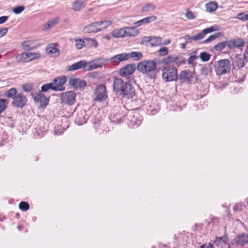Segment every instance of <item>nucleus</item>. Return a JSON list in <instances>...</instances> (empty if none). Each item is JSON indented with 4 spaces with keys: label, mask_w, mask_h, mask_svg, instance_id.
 Instances as JSON below:
<instances>
[{
    "label": "nucleus",
    "mask_w": 248,
    "mask_h": 248,
    "mask_svg": "<svg viewBox=\"0 0 248 248\" xmlns=\"http://www.w3.org/2000/svg\"><path fill=\"white\" fill-rule=\"evenodd\" d=\"M124 32L125 31L124 27L118 30H114L111 32V35L113 37L115 38H123L125 37Z\"/></svg>",
    "instance_id": "obj_27"
},
{
    "label": "nucleus",
    "mask_w": 248,
    "mask_h": 248,
    "mask_svg": "<svg viewBox=\"0 0 248 248\" xmlns=\"http://www.w3.org/2000/svg\"><path fill=\"white\" fill-rule=\"evenodd\" d=\"M124 87V91H122L120 93V95L123 97L126 98H131L135 95L134 88L128 82L126 83Z\"/></svg>",
    "instance_id": "obj_9"
},
{
    "label": "nucleus",
    "mask_w": 248,
    "mask_h": 248,
    "mask_svg": "<svg viewBox=\"0 0 248 248\" xmlns=\"http://www.w3.org/2000/svg\"><path fill=\"white\" fill-rule=\"evenodd\" d=\"M244 60V57L242 55H237L232 62L233 65L237 67L239 69L243 67L245 65Z\"/></svg>",
    "instance_id": "obj_22"
},
{
    "label": "nucleus",
    "mask_w": 248,
    "mask_h": 248,
    "mask_svg": "<svg viewBox=\"0 0 248 248\" xmlns=\"http://www.w3.org/2000/svg\"><path fill=\"white\" fill-rule=\"evenodd\" d=\"M82 31L84 33H95L100 31L96 22L92 23L85 27Z\"/></svg>",
    "instance_id": "obj_17"
},
{
    "label": "nucleus",
    "mask_w": 248,
    "mask_h": 248,
    "mask_svg": "<svg viewBox=\"0 0 248 248\" xmlns=\"http://www.w3.org/2000/svg\"><path fill=\"white\" fill-rule=\"evenodd\" d=\"M245 41L243 39L237 38L228 41V47L232 49L234 47H241L244 46Z\"/></svg>",
    "instance_id": "obj_12"
},
{
    "label": "nucleus",
    "mask_w": 248,
    "mask_h": 248,
    "mask_svg": "<svg viewBox=\"0 0 248 248\" xmlns=\"http://www.w3.org/2000/svg\"><path fill=\"white\" fill-rule=\"evenodd\" d=\"M76 97V94L73 91H67L61 94L62 102L70 106L75 103Z\"/></svg>",
    "instance_id": "obj_5"
},
{
    "label": "nucleus",
    "mask_w": 248,
    "mask_h": 248,
    "mask_svg": "<svg viewBox=\"0 0 248 248\" xmlns=\"http://www.w3.org/2000/svg\"><path fill=\"white\" fill-rule=\"evenodd\" d=\"M229 238L227 235L225 234L221 237H216L214 240V244L217 247L222 248L223 246L229 244Z\"/></svg>",
    "instance_id": "obj_16"
},
{
    "label": "nucleus",
    "mask_w": 248,
    "mask_h": 248,
    "mask_svg": "<svg viewBox=\"0 0 248 248\" xmlns=\"http://www.w3.org/2000/svg\"><path fill=\"white\" fill-rule=\"evenodd\" d=\"M19 208L23 211H27L30 208L29 204L26 202H21L19 204Z\"/></svg>",
    "instance_id": "obj_44"
},
{
    "label": "nucleus",
    "mask_w": 248,
    "mask_h": 248,
    "mask_svg": "<svg viewBox=\"0 0 248 248\" xmlns=\"http://www.w3.org/2000/svg\"><path fill=\"white\" fill-rule=\"evenodd\" d=\"M27 102V98L22 93H17L15 97L14 98L12 104L13 106L22 108Z\"/></svg>",
    "instance_id": "obj_8"
},
{
    "label": "nucleus",
    "mask_w": 248,
    "mask_h": 248,
    "mask_svg": "<svg viewBox=\"0 0 248 248\" xmlns=\"http://www.w3.org/2000/svg\"><path fill=\"white\" fill-rule=\"evenodd\" d=\"M161 74L162 78H178L177 69L174 67L168 65L163 69H158L154 78H156Z\"/></svg>",
    "instance_id": "obj_3"
},
{
    "label": "nucleus",
    "mask_w": 248,
    "mask_h": 248,
    "mask_svg": "<svg viewBox=\"0 0 248 248\" xmlns=\"http://www.w3.org/2000/svg\"><path fill=\"white\" fill-rule=\"evenodd\" d=\"M126 55H128V58L130 57L135 61H139L142 58V54L140 52L133 51L129 54L126 53Z\"/></svg>",
    "instance_id": "obj_30"
},
{
    "label": "nucleus",
    "mask_w": 248,
    "mask_h": 248,
    "mask_svg": "<svg viewBox=\"0 0 248 248\" xmlns=\"http://www.w3.org/2000/svg\"><path fill=\"white\" fill-rule=\"evenodd\" d=\"M156 19L155 16H153L144 18L141 20L134 23L136 27H140L141 25L150 23L151 21H155Z\"/></svg>",
    "instance_id": "obj_23"
},
{
    "label": "nucleus",
    "mask_w": 248,
    "mask_h": 248,
    "mask_svg": "<svg viewBox=\"0 0 248 248\" xmlns=\"http://www.w3.org/2000/svg\"><path fill=\"white\" fill-rule=\"evenodd\" d=\"M57 21H58V20L56 19H54L48 21L46 24H45L43 26V29L46 30H49L51 27H52L55 25H56L57 23Z\"/></svg>",
    "instance_id": "obj_37"
},
{
    "label": "nucleus",
    "mask_w": 248,
    "mask_h": 248,
    "mask_svg": "<svg viewBox=\"0 0 248 248\" xmlns=\"http://www.w3.org/2000/svg\"><path fill=\"white\" fill-rule=\"evenodd\" d=\"M164 79H165V82H168V81H172V80H174L176 78H164Z\"/></svg>",
    "instance_id": "obj_61"
},
{
    "label": "nucleus",
    "mask_w": 248,
    "mask_h": 248,
    "mask_svg": "<svg viewBox=\"0 0 248 248\" xmlns=\"http://www.w3.org/2000/svg\"><path fill=\"white\" fill-rule=\"evenodd\" d=\"M151 41H152V36H144L142 38L140 44L142 45L148 46V43L150 44Z\"/></svg>",
    "instance_id": "obj_47"
},
{
    "label": "nucleus",
    "mask_w": 248,
    "mask_h": 248,
    "mask_svg": "<svg viewBox=\"0 0 248 248\" xmlns=\"http://www.w3.org/2000/svg\"><path fill=\"white\" fill-rule=\"evenodd\" d=\"M228 41L220 42L214 46L215 50L218 51H222L226 46H228Z\"/></svg>",
    "instance_id": "obj_35"
},
{
    "label": "nucleus",
    "mask_w": 248,
    "mask_h": 248,
    "mask_svg": "<svg viewBox=\"0 0 248 248\" xmlns=\"http://www.w3.org/2000/svg\"><path fill=\"white\" fill-rule=\"evenodd\" d=\"M84 2L80 0L75 1L72 5V9L75 11H78L85 7Z\"/></svg>",
    "instance_id": "obj_26"
},
{
    "label": "nucleus",
    "mask_w": 248,
    "mask_h": 248,
    "mask_svg": "<svg viewBox=\"0 0 248 248\" xmlns=\"http://www.w3.org/2000/svg\"><path fill=\"white\" fill-rule=\"evenodd\" d=\"M17 94V91L16 89L15 88H12L4 93V96L7 98H12L13 100L14 98L16 96Z\"/></svg>",
    "instance_id": "obj_28"
},
{
    "label": "nucleus",
    "mask_w": 248,
    "mask_h": 248,
    "mask_svg": "<svg viewBox=\"0 0 248 248\" xmlns=\"http://www.w3.org/2000/svg\"><path fill=\"white\" fill-rule=\"evenodd\" d=\"M157 63L155 60H143L139 62L137 68L140 72L149 76L154 74V76H150V78H154L155 74L157 71Z\"/></svg>",
    "instance_id": "obj_1"
},
{
    "label": "nucleus",
    "mask_w": 248,
    "mask_h": 248,
    "mask_svg": "<svg viewBox=\"0 0 248 248\" xmlns=\"http://www.w3.org/2000/svg\"><path fill=\"white\" fill-rule=\"evenodd\" d=\"M168 48L166 47H162L158 50V53L159 56H164L168 54Z\"/></svg>",
    "instance_id": "obj_50"
},
{
    "label": "nucleus",
    "mask_w": 248,
    "mask_h": 248,
    "mask_svg": "<svg viewBox=\"0 0 248 248\" xmlns=\"http://www.w3.org/2000/svg\"><path fill=\"white\" fill-rule=\"evenodd\" d=\"M127 59L128 55H126V53H121L114 56L108 60L110 61L112 63L116 64Z\"/></svg>",
    "instance_id": "obj_20"
},
{
    "label": "nucleus",
    "mask_w": 248,
    "mask_h": 248,
    "mask_svg": "<svg viewBox=\"0 0 248 248\" xmlns=\"http://www.w3.org/2000/svg\"><path fill=\"white\" fill-rule=\"evenodd\" d=\"M86 66H87V62L82 60L71 65L68 67V70L69 71H73L83 68L85 71H86L85 69V67H87Z\"/></svg>",
    "instance_id": "obj_19"
},
{
    "label": "nucleus",
    "mask_w": 248,
    "mask_h": 248,
    "mask_svg": "<svg viewBox=\"0 0 248 248\" xmlns=\"http://www.w3.org/2000/svg\"><path fill=\"white\" fill-rule=\"evenodd\" d=\"M136 69L134 64H129L121 68L119 70V75L122 77H126L132 75Z\"/></svg>",
    "instance_id": "obj_10"
},
{
    "label": "nucleus",
    "mask_w": 248,
    "mask_h": 248,
    "mask_svg": "<svg viewBox=\"0 0 248 248\" xmlns=\"http://www.w3.org/2000/svg\"><path fill=\"white\" fill-rule=\"evenodd\" d=\"M53 88V84L52 82L49 83H47L46 84L43 85L41 87V91L42 92H46L49 89L52 90Z\"/></svg>",
    "instance_id": "obj_49"
},
{
    "label": "nucleus",
    "mask_w": 248,
    "mask_h": 248,
    "mask_svg": "<svg viewBox=\"0 0 248 248\" xmlns=\"http://www.w3.org/2000/svg\"><path fill=\"white\" fill-rule=\"evenodd\" d=\"M215 31H216V29L214 26H211L208 28L204 29L202 31V32L194 36V38L193 39L195 40H201L204 37L206 34Z\"/></svg>",
    "instance_id": "obj_21"
},
{
    "label": "nucleus",
    "mask_w": 248,
    "mask_h": 248,
    "mask_svg": "<svg viewBox=\"0 0 248 248\" xmlns=\"http://www.w3.org/2000/svg\"><path fill=\"white\" fill-rule=\"evenodd\" d=\"M96 22L97 23L99 31H101L105 29L112 23V22L110 20H104L102 21H97Z\"/></svg>",
    "instance_id": "obj_29"
},
{
    "label": "nucleus",
    "mask_w": 248,
    "mask_h": 248,
    "mask_svg": "<svg viewBox=\"0 0 248 248\" xmlns=\"http://www.w3.org/2000/svg\"><path fill=\"white\" fill-rule=\"evenodd\" d=\"M215 69L217 75L218 76L229 73L231 69L230 61L228 59L219 60L215 64Z\"/></svg>",
    "instance_id": "obj_2"
},
{
    "label": "nucleus",
    "mask_w": 248,
    "mask_h": 248,
    "mask_svg": "<svg viewBox=\"0 0 248 248\" xmlns=\"http://www.w3.org/2000/svg\"><path fill=\"white\" fill-rule=\"evenodd\" d=\"M155 8V6L152 3H146L142 8V12H148L153 11Z\"/></svg>",
    "instance_id": "obj_33"
},
{
    "label": "nucleus",
    "mask_w": 248,
    "mask_h": 248,
    "mask_svg": "<svg viewBox=\"0 0 248 248\" xmlns=\"http://www.w3.org/2000/svg\"><path fill=\"white\" fill-rule=\"evenodd\" d=\"M210 55L205 51L202 52L200 53V57L202 62H207L210 60Z\"/></svg>",
    "instance_id": "obj_43"
},
{
    "label": "nucleus",
    "mask_w": 248,
    "mask_h": 248,
    "mask_svg": "<svg viewBox=\"0 0 248 248\" xmlns=\"http://www.w3.org/2000/svg\"><path fill=\"white\" fill-rule=\"evenodd\" d=\"M170 40H168V41H167V42H166V43H163V45H168V44H169V43H170Z\"/></svg>",
    "instance_id": "obj_63"
},
{
    "label": "nucleus",
    "mask_w": 248,
    "mask_h": 248,
    "mask_svg": "<svg viewBox=\"0 0 248 248\" xmlns=\"http://www.w3.org/2000/svg\"><path fill=\"white\" fill-rule=\"evenodd\" d=\"M217 7V3L214 1L209 2L206 4L207 11L213 12L215 11Z\"/></svg>",
    "instance_id": "obj_32"
},
{
    "label": "nucleus",
    "mask_w": 248,
    "mask_h": 248,
    "mask_svg": "<svg viewBox=\"0 0 248 248\" xmlns=\"http://www.w3.org/2000/svg\"><path fill=\"white\" fill-rule=\"evenodd\" d=\"M190 41H186V43H183V44H181V48H182V49H184V48H186V44L187 43H190Z\"/></svg>",
    "instance_id": "obj_60"
},
{
    "label": "nucleus",
    "mask_w": 248,
    "mask_h": 248,
    "mask_svg": "<svg viewBox=\"0 0 248 248\" xmlns=\"http://www.w3.org/2000/svg\"><path fill=\"white\" fill-rule=\"evenodd\" d=\"M34 100L36 102L40 103L41 106H46L48 102V99L45 97L42 93H38L34 97Z\"/></svg>",
    "instance_id": "obj_25"
},
{
    "label": "nucleus",
    "mask_w": 248,
    "mask_h": 248,
    "mask_svg": "<svg viewBox=\"0 0 248 248\" xmlns=\"http://www.w3.org/2000/svg\"><path fill=\"white\" fill-rule=\"evenodd\" d=\"M8 28H0V38L4 36L7 32Z\"/></svg>",
    "instance_id": "obj_54"
},
{
    "label": "nucleus",
    "mask_w": 248,
    "mask_h": 248,
    "mask_svg": "<svg viewBox=\"0 0 248 248\" xmlns=\"http://www.w3.org/2000/svg\"><path fill=\"white\" fill-rule=\"evenodd\" d=\"M201 248H214L213 246L210 243H209L208 245H202L201 246Z\"/></svg>",
    "instance_id": "obj_59"
},
{
    "label": "nucleus",
    "mask_w": 248,
    "mask_h": 248,
    "mask_svg": "<svg viewBox=\"0 0 248 248\" xmlns=\"http://www.w3.org/2000/svg\"><path fill=\"white\" fill-rule=\"evenodd\" d=\"M186 60L185 58L183 56H179L176 55V62H175L176 64L179 65L181 64H183L185 63Z\"/></svg>",
    "instance_id": "obj_51"
},
{
    "label": "nucleus",
    "mask_w": 248,
    "mask_h": 248,
    "mask_svg": "<svg viewBox=\"0 0 248 248\" xmlns=\"http://www.w3.org/2000/svg\"><path fill=\"white\" fill-rule=\"evenodd\" d=\"M135 27H125L124 29V35L125 37H135L137 36L139 33V30Z\"/></svg>",
    "instance_id": "obj_18"
},
{
    "label": "nucleus",
    "mask_w": 248,
    "mask_h": 248,
    "mask_svg": "<svg viewBox=\"0 0 248 248\" xmlns=\"http://www.w3.org/2000/svg\"><path fill=\"white\" fill-rule=\"evenodd\" d=\"M22 46L24 50H31L34 47L30 41L24 42L22 43Z\"/></svg>",
    "instance_id": "obj_46"
},
{
    "label": "nucleus",
    "mask_w": 248,
    "mask_h": 248,
    "mask_svg": "<svg viewBox=\"0 0 248 248\" xmlns=\"http://www.w3.org/2000/svg\"><path fill=\"white\" fill-rule=\"evenodd\" d=\"M22 89L25 92H30L32 89V84L31 83H25L23 85Z\"/></svg>",
    "instance_id": "obj_52"
},
{
    "label": "nucleus",
    "mask_w": 248,
    "mask_h": 248,
    "mask_svg": "<svg viewBox=\"0 0 248 248\" xmlns=\"http://www.w3.org/2000/svg\"><path fill=\"white\" fill-rule=\"evenodd\" d=\"M85 40L81 39H76L75 40V46L78 49H81L85 45Z\"/></svg>",
    "instance_id": "obj_42"
},
{
    "label": "nucleus",
    "mask_w": 248,
    "mask_h": 248,
    "mask_svg": "<svg viewBox=\"0 0 248 248\" xmlns=\"http://www.w3.org/2000/svg\"><path fill=\"white\" fill-rule=\"evenodd\" d=\"M84 40L86 41V43H88V45L90 46H93L94 47H96L98 46V43L96 40L95 39L86 38L84 39Z\"/></svg>",
    "instance_id": "obj_39"
},
{
    "label": "nucleus",
    "mask_w": 248,
    "mask_h": 248,
    "mask_svg": "<svg viewBox=\"0 0 248 248\" xmlns=\"http://www.w3.org/2000/svg\"><path fill=\"white\" fill-rule=\"evenodd\" d=\"M176 55H169L166 58H163L162 60V62L163 64H167L169 63L175 62H176Z\"/></svg>",
    "instance_id": "obj_31"
},
{
    "label": "nucleus",
    "mask_w": 248,
    "mask_h": 248,
    "mask_svg": "<svg viewBox=\"0 0 248 248\" xmlns=\"http://www.w3.org/2000/svg\"><path fill=\"white\" fill-rule=\"evenodd\" d=\"M194 36L193 37H190L189 35L187 34L184 36V38L186 40V41H189L190 40L197 41V40L194 39Z\"/></svg>",
    "instance_id": "obj_58"
},
{
    "label": "nucleus",
    "mask_w": 248,
    "mask_h": 248,
    "mask_svg": "<svg viewBox=\"0 0 248 248\" xmlns=\"http://www.w3.org/2000/svg\"><path fill=\"white\" fill-rule=\"evenodd\" d=\"M244 57L245 60L246 62H248V45L247 46V47L245 50Z\"/></svg>",
    "instance_id": "obj_57"
},
{
    "label": "nucleus",
    "mask_w": 248,
    "mask_h": 248,
    "mask_svg": "<svg viewBox=\"0 0 248 248\" xmlns=\"http://www.w3.org/2000/svg\"><path fill=\"white\" fill-rule=\"evenodd\" d=\"M221 35L220 32H217L215 34L211 35L209 37L204 40L203 42V43L206 44L209 42H210L216 38L219 37Z\"/></svg>",
    "instance_id": "obj_40"
},
{
    "label": "nucleus",
    "mask_w": 248,
    "mask_h": 248,
    "mask_svg": "<svg viewBox=\"0 0 248 248\" xmlns=\"http://www.w3.org/2000/svg\"><path fill=\"white\" fill-rule=\"evenodd\" d=\"M95 100L102 102L108 97L107 89L105 86L99 85L97 86L95 92Z\"/></svg>",
    "instance_id": "obj_7"
},
{
    "label": "nucleus",
    "mask_w": 248,
    "mask_h": 248,
    "mask_svg": "<svg viewBox=\"0 0 248 248\" xmlns=\"http://www.w3.org/2000/svg\"><path fill=\"white\" fill-rule=\"evenodd\" d=\"M126 82L127 81H124L122 78H115L113 84L114 91L120 94L122 91H124L123 88Z\"/></svg>",
    "instance_id": "obj_13"
},
{
    "label": "nucleus",
    "mask_w": 248,
    "mask_h": 248,
    "mask_svg": "<svg viewBox=\"0 0 248 248\" xmlns=\"http://www.w3.org/2000/svg\"><path fill=\"white\" fill-rule=\"evenodd\" d=\"M69 83L73 88L76 90L83 88L86 85V81L79 78H70Z\"/></svg>",
    "instance_id": "obj_15"
},
{
    "label": "nucleus",
    "mask_w": 248,
    "mask_h": 248,
    "mask_svg": "<svg viewBox=\"0 0 248 248\" xmlns=\"http://www.w3.org/2000/svg\"><path fill=\"white\" fill-rule=\"evenodd\" d=\"M198 58L197 56L195 55L190 56L188 59V63L189 64H193L194 61Z\"/></svg>",
    "instance_id": "obj_55"
},
{
    "label": "nucleus",
    "mask_w": 248,
    "mask_h": 248,
    "mask_svg": "<svg viewBox=\"0 0 248 248\" xmlns=\"http://www.w3.org/2000/svg\"><path fill=\"white\" fill-rule=\"evenodd\" d=\"M193 73L189 70L182 71L180 75L179 78H193Z\"/></svg>",
    "instance_id": "obj_38"
},
{
    "label": "nucleus",
    "mask_w": 248,
    "mask_h": 248,
    "mask_svg": "<svg viewBox=\"0 0 248 248\" xmlns=\"http://www.w3.org/2000/svg\"><path fill=\"white\" fill-rule=\"evenodd\" d=\"M105 38L108 40L110 39V36H106Z\"/></svg>",
    "instance_id": "obj_64"
},
{
    "label": "nucleus",
    "mask_w": 248,
    "mask_h": 248,
    "mask_svg": "<svg viewBox=\"0 0 248 248\" xmlns=\"http://www.w3.org/2000/svg\"><path fill=\"white\" fill-rule=\"evenodd\" d=\"M211 68L209 67H203L201 68V74L202 76H211Z\"/></svg>",
    "instance_id": "obj_36"
},
{
    "label": "nucleus",
    "mask_w": 248,
    "mask_h": 248,
    "mask_svg": "<svg viewBox=\"0 0 248 248\" xmlns=\"http://www.w3.org/2000/svg\"><path fill=\"white\" fill-rule=\"evenodd\" d=\"M76 121H77V123H78L79 124H82L83 123L82 121H80V120H78V119H76Z\"/></svg>",
    "instance_id": "obj_62"
},
{
    "label": "nucleus",
    "mask_w": 248,
    "mask_h": 248,
    "mask_svg": "<svg viewBox=\"0 0 248 248\" xmlns=\"http://www.w3.org/2000/svg\"><path fill=\"white\" fill-rule=\"evenodd\" d=\"M108 60L103 58L96 59L89 62H87V67H85L86 71H90L95 69L104 65Z\"/></svg>",
    "instance_id": "obj_6"
},
{
    "label": "nucleus",
    "mask_w": 248,
    "mask_h": 248,
    "mask_svg": "<svg viewBox=\"0 0 248 248\" xmlns=\"http://www.w3.org/2000/svg\"><path fill=\"white\" fill-rule=\"evenodd\" d=\"M8 18V16H3L0 17V24L5 22Z\"/></svg>",
    "instance_id": "obj_56"
},
{
    "label": "nucleus",
    "mask_w": 248,
    "mask_h": 248,
    "mask_svg": "<svg viewBox=\"0 0 248 248\" xmlns=\"http://www.w3.org/2000/svg\"><path fill=\"white\" fill-rule=\"evenodd\" d=\"M8 103V102L6 99H0V113L6 109Z\"/></svg>",
    "instance_id": "obj_45"
},
{
    "label": "nucleus",
    "mask_w": 248,
    "mask_h": 248,
    "mask_svg": "<svg viewBox=\"0 0 248 248\" xmlns=\"http://www.w3.org/2000/svg\"><path fill=\"white\" fill-rule=\"evenodd\" d=\"M186 16L187 19L190 20L194 19L195 18V16L194 15L193 13L190 11H187Z\"/></svg>",
    "instance_id": "obj_53"
},
{
    "label": "nucleus",
    "mask_w": 248,
    "mask_h": 248,
    "mask_svg": "<svg viewBox=\"0 0 248 248\" xmlns=\"http://www.w3.org/2000/svg\"><path fill=\"white\" fill-rule=\"evenodd\" d=\"M25 8V6L23 5L16 6L13 8V12L15 14H19L24 10Z\"/></svg>",
    "instance_id": "obj_48"
},
{
    "label": "nucleus",
    "mask_w": 248,
    "mask_h": 248,
    "mask_svg": "<svg viewBox=\"0 0 248 248\" xmlns=\"http://www.w3.org/2000/svg\"><path fill=\"white\" fill-rule=\"evenodd\" d=\"M236 17L242 21H248V13L247 12L240 13L237 14Z\"/></svg>",
    "instance_id": "obj_41"
},
{
    "label": "nucleus",
    "mask_w": 248,
    "mask_h": 248,
    "mask_svg": "<svg viewBox=\"0 0 248 248\" xmlns=\"http://www.w3.org/2000/svg\"><path fill=\"white\" fill-rule=\"evenodd\" d=\"M237 245L244 246L248 244V235L243 234L237 236L236 238Z\"/></svg>",
    "instance_id": "obj_24"
},
{
    "label": "nucleus",
    "mask_w": 248,
    "mask_h": 248,
    "mask_svg": "<svg viewBox=\"0 0 248 248\" xmlns=\"http://www.w3.org/2000/svg\"><path fill=\"white\" fill-rule=\"evenodd\" d=\"M46 51L52 57H56L60 55V50L56 44H50L46 47Z\"/></svg>",
    "instance_id": "obj_14"
},
{
    "label": "nucleus",
    "mask_w": 248,
    "mask_h": 248,
    "mask_svg": "<svg viewBox=\"0 0 248 248\" xmlns=\"http://www.w3.org/2000/svg\"><path fill=\"white\" fill-rule=\"evenodd\" d=\"M161 38L160 37L152 36V41H151L150 46L152 47L161 45Z\"/></svg>",
    "instance_id": "obj_34"
},
{
    "label": "nucleus",
    "mask_w": 248,
    "mask_h": 248,
    "mask_svg": "<svg viewBox=\"0 0 248 248\" xmlns=\"http://www.w3.org/2000/svg\"><path fill=\"white\" fill-rule=\"evenodd\" d=\"M40 57L38 53L25 52L22 53L16 57L17 62H26L37 59Z\"/></svg>",
    "instance_id": "obj_4"
},
{
    "label": "nucleus",
    "mask_w": 248,
    "mask_h": 248,
    "mask_svg": "<svg viewBox=\"0 0 248 248\" xmlns=\"http://www.w3.org/2000/svg\"><path fill=\"white\" fill-rule=\"evenodd\" d=\"M66 78H54L52 81L53 84L52 90L55 91H62L65 90L64 86L66 83Z\"/></svg>",
    "instance_id": "obj_11"
}]
</instances>
